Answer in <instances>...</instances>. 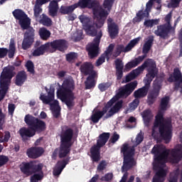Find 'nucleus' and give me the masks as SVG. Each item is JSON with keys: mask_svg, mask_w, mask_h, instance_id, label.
<instances>
[{"mask_svg": "<svg viewBox=\"0 0 182 182\" xmlns=\"http://www.w3.org/2000/svg\"><path fill=\"white\" fill-rule=\"evenodd\" d=\"M154 156L153 163L154 169L156 170V175L154 176L152 182H164L167 176V166L166 163L176 164L182 159V145L178 144L173 149H166L164 145H155L152 150Z\"/></svg>", "mask_w": 182, "mask_h": 182, "instance_id": "1", "label": "nucleus"}, {"mask_svg": "<svg viewBox=\"0 0 182 182\" xmlns=\"http://www.w3.org/2000/svg\"><path fill=\"white\" fill-rule=\"evenodd\" d=\"M136 87H137V82L134 81L120 88L119 92L103 107L102 111L93 112L91 116L92 122L97 123L99 119H102L105 114H106L105 118L109 119V117L114 116L116 113H119L120 109L123 107V101H119V100L120 97H127Z\"/></svg>", "mask_w": 182, "mask_h": 182, "instance_id": "2", "label": "nucleus"}, {"mask_svg": "<svg viewBox=\"0 0 182 182\" xmlns=\"http://www.w3.org/2000/svg\"><path fill=\"white\" fill-rule=\"evenodd\" d=\"M114 0H105L103 6L105 10L100 7L97 1H92V0H80L78 4H73L70 6H61L60 9V14H70L73 12L77 6L80 8H92L93 9L94 18L96 21L97 28H102L105 23V20L109 15V11L112 9V5Z\"/></svg>", "mask_w": 182, "mask_h": 182, "instance_id": "3", "label": "nucleus"}, {"mask_svg": "<svg viewBox=\"0 0 182 182\" xmlns=\"http://www.w3.org/2000/svg\"><path fill=\"white\" fill-rule=\"evenodd\" d=\"M79 19L82 24L83 29L87 35H90L91 36H96L97 35L93 42L87 46L89 56L90 58H95L97 56L99 53V43H100V38H102V31H97L96 25H95V23H93L87 16L81 15L79 16Z\"/></svg>", "mask_w": 182, "mask_h": 182, "instance_id": "4", "label": "nucleus"}, {"mask_svg": "<svg viewBox=\"0 0 182 182\" xmlns=\"http://www.w3.org/2000/svg\"><path fill=\"white\" fill-rule=\"evenodd\" d=\"M159 134L165 141V143H170L171 140V119H164L161 111H159L156 116V120L152 129V136L154 139H158Z\"/></svg>", "mask_w": 182, "mask_h": 182, "instance_id": "5", "label": "nucleus"}, {"mask_svg": "<svg viewBox=\"0 0 182 182\" xmlns=\"http://www.w3.org/2000/svg\"><path fill=\"white\" fill-rule=\"evenodd\" d=\"M59 88L57 90V97L60 100L64 102L68 107H72L75 102V95H73V90L75 89V81L72 77L65 79L60 86L58 83Z\"/></svg>", "mask_w": 182, "mask_h": 182, "instance_id": "6", "label": "nucleus"}, {"mask_svg": "<svg viewBox=\"0 0 182 182\" xmlns=\"http://www.w3.org/2000/svg\"><path fill=\"white\" fill-rule=\"evenodd\" d=\"M140 39H141V38L138 37L132 40L126 47H124L123 45L118 46L117 48V51L114 53L112 52H113V49H114V45L110 44L105 53L97 60L96 66H100V65L105 63V59L109 60L110 58H117V56H119L122 52H130V50H132V49L134 48V46L139 43V42H140Z\"/></svg>", "mask_w": 182, "mask_h": 182, "instance_id": "7", "label": "nucleus"}, {"mask_svg": "<svg viewBox=\"0 0 182 182\" xmlns=\"http://www.w3.org/2000/svg\"><path fill=\"white\" fill-rule=\"evenodd\" d=\"M143 141V134L140 132L137 134L135 141H133V146L125 144L122 148V152L124 154V164L122 166V171H127L132 167L136 166V161L133 159L134 155V147L139 146Z\"/></svg>", "mask_w": 182, "mask_h": 182, "instance_id": "8", "label": "nucleus"}, {"mask_svg": "<svg viewBox=\"0 0 182 182\" xmlns=\"http://www.w3.org/2000/svg\"><path fill=\"white\" fill-rule=\"evenodd\" d=\"M145 68H148V73L144 80L145 85L151 83L153 79H154L156 75H157V68H156V63L153 60H148L144 63L139 66L138 68L134 70L131 73L127 75L125 82H130L133 80L134 77L139 76L141 73Z\"/></svg>", "mask_w": 182, "mask_h": 182, "instance_id": "9", "label": "nucleus"}, {"mask_svg": "<svg viewBox=\"0 0 182 182\" xmlns=\"http://www.w3.org/2000/svg\"><path fill=\"white\" fill-rule=\"evenodd\" d=\"M61 145L59 150L56 149L53 157H55L58 153L59 157H66L70 151V146H72V137H73V131L70 128L64 127L61 132Z\"/></svg>", "mask_w": 182, "mask_h": 182, "instance_id": "10", "label": "nucleus"}, {"mask_svg": "<svg viewBox=\"0 0 182 182\" xmlns=\"http://www.w3.org/2000/svg\"><path fill=\"white\" fill-rule=\"evenodd\" d=\"M42 164H36V162L22 163L20 168L26 176L33 175L31 177V182H38L43 178V172L42 171Z\"/></svg>", "mask_w": 182, "mask_h": 182, "instance_id": "11", "label": "nucleus"}, {"mask_svg": "<svg viewBox=\"0 0 182 182\" xmlns=\"http://www.w3.org/2000/svg\"><path fill=\"white\" fill-rule=\"evenodd\" d=\"M45 89L46 92H48V95L41 93L40 100H41L45 105H50V110L54 117H59V114H60L59 102H58V100H53V99H55V88L50 87L49 91H48V87H46Z\"/></svg>", "mask_w": 182, "mask_h": 182, "instance_id": "12", "label": "nucleus"}, {"mask_svg": "<svg viewBox=\"0 0 182 182\" xmlns=\"http://www.w3.org/2000/svg\"><path fill=\"white\" fill-rule=\"evenodd\" d=\"M14 67L9 66L4 68L0 77V101L5 97L6 92H8V86L11 83V79L14 77Z\"/></svg>", "mask_w": 182, "mask_h": 182, "instance_id": "13", "label": "nucleus"}, {"mask_svg": "<svg viewBox=\"0 0 182 182\" xmlns=\"http://www.w3.org/2000/svg\"><path fill=\"white\" fill-rule=\"evenodd\" d=\"M50 0H36V5L34 6V16L36 18V21L39 19V15L42 14V5L47 4ZM60 0H54L50 3L49 14L51 16H56L58 14V1Z\"/></svg>", "mask_w": 182, "mask_h": 182, "instance_id": "14", "label": "nucleus"}, {"mask_svg": "<svg viewBox=\"0 0 182 182\" xmlns=\"http://www.w3.org/2000/svg\"><path fill=\"white\" fill-rule=\"evenodd\" d=\"M109 137H110V134L109 133H103L100 135L97 141V146H92L90 150L92 161H99L100 160V147H103L107 143Z\"/></svg>", "mask_w": 182, "mask_h": 182, "instance_id": "15", "label": "nucleus"}, {"mask_svg": "<svg viewBox=\"0 0 182 182\" xmlns=\"http://www.w3.org/2000/svg\"><path fill=\"white\" fill-rule=\"evenodd\" d=\"M80 70L84 75H89V77L85 81L86 89H92V87H95V79L97 75L96 71L93 70V65L90 63H85L81 65Z\"/></svg>", "mask_w": 182, "mask_h": 182, "instance_id": "16", "label": "nucleus"}, {"mask_svg": "<svg viewBox=\"0 0 182 182\" xmlns=\"http://www.w3.org/2000/svg\"><path fill=\"white\" fill-rule=\"evenodd\" d=\"M24 122L33 130H36V132H42V130L46 127V124L43 121L40 120L31 114L25 116Z\"/></svg>", "mask_w": 182, "mask_h": 182, "instance_id": "17", "label": "nucleus"}, {"mask_svg": "<svg viewBox=\"0 0 182 182\" xmlns=\"http://www.w3.org/2000/svg\"><path fill=\"white\" fill-rule=\"evenodd\" d=\"M13 15L16 19L19 21L22 29H28V28H29V26L31 25V19L28 18V16L25 14V12L22 10L16 9L13 11Z\"/></svg>", "mask_w": 182, "mask_h": 182, "instance_id": "18", "label": "nucleus"}, {"mask_svg": "<svg viewBox=\"0 0 182 182\" xmlns=\"http://www.w3.org/2000/svg\"><path fill=\"white\" fill-rule=\"evenodd\" d=\"M170 19H171V14H168L166 18L165 21L166 24L164 26H159L157 30L154 31L155 35L157 36H161V38H166L170 29H171V26H170Z\"/></svg>", "mask_w": 182, "mask_h": 182, "instance_id": "19", "label": "nucleus"}, {"mask_svg": "<svg viewBox=\"0 0 182 182\" xmlns=\"http://www.w3.org/2000/svg\"><path fill=\"white\" fill-rule=\"evenodd\" d=\"M35 36V30L32 28H28V31L24 34V38L22 42V48L24 50L29 49L32 43H33V39Z\"/></svg>", "mask_w": 182, "mask_h": 182, "instance_id": "20", "label": "nucleus"}, {"mask_svg": "<svg viewBox=\"0 0 182 182\" xmlns=\"http://www.w3.org/2000/svg\"><path fill=\"white\" fill-rule=\"evenodd\" d=\"M161 83H163V77H157L154 82V92L148 96L149 103H152L153 100L159 96V92L161 89Z\"/></svg>", "mask_w": 182, "mask_h": 182, "instance_id": "21", "label": "nucleus"}, {"mask_svg": "<svg viewBox=\"0 0 182 182\" xmlns=\"http://www.w3.org/2000/svg\"><path fill=\"white\" fill-rule=\"evenodd\" d=\"M4 123H5V114H4L2 110L0 109V130H2ZM9 139H11V132H5L4 133H2L0 132V143L9 141Z\"/></svg>", "mask_w": 182, "mask_h": 182, "instance_id": "22", "label": "nucleus"}, {"mask_svg": "<svg viewBox=\"0 0 182 182\" xmlns=\"http://www.w3.org/2000/svg\"><path fill=\"white\" fill-rule=\"evenodd\" d=\"M176 82V89H181L182 92V80L181 73L178 68L174 70L173 75H171L168 78V82Z\"/></svg>", "mask_w": 182, "mask_h": 182, "instance_id": "23", "label": "nucleus"}, {"mask_svg": "<svg viewBox=\"0 0 182 182\" xmlns=\"http://www.w3.org/2000/svg\"><path fill=\"white\" fill-rule=\"evenodd\" d=\"M107 23L109 36L113 39L117 36V34L119 33V28H117L116 23H113V20L112 18H108Z\"/></svg>", "mask_w": 182, "mask_h": 182, "instance_id": "24", "label": "nucleus"}, {"mask_svg": "<svg viewBox=\"0 0 182 182\" xmlns=\"http://www.w3.org/2000/svg\"><path fill=\"white\" fill-rule=\"evenodd\" d=\"M35 132H36V129L23 127L19 129L18 134H20L23 140H26L28 137H33V136H35Z\"/></svg>", "mask_w": 182, "mask_h": 182, "instance_id": "25", "label": "nucleus"}, {"mask_svg": "<svg viewBox=\"0 0 182 182\" xmlns=\"http://www.w3.org/2000/svg\"><path fill=\"white\" fill-rule=\"evenodd\" d=\"M42 154H43V149L41 147L31 148L27 151V155L31 159H38Z\"/></svg>", "mask_w": 182, "mask_h": 182, "instance_id": "26", "label": "nucleus"}, {"mask_svg": "<svg viewBox=\"0 0 182 182\" xmlns=\"http://www.w3.org/2000/svg\"><path fill=\"white\" fill-rule=\"evenodd\" d=\"M58 49V50H63L66 48V41L65 40H56L49 43V49Z\"/></svg>", "mask_w": 182, "mask_h": 182, "instance_id": "27", "label": "nucleus"}, {"mask_svg": "<svg viewBox=\"0 0 182 182\" xmlns=\"http://www.w3.org/2000/svg\"><path fill=\"white\" fill-rule=\"evenodd\" d=\"M145 58H146V54H144V55L139 56L137 58H135L134 60H133L132 61L128 63L125 65V68H124L125 70L127 71L130 70L132 68H136L137 65H139L141 62H143Z\"/></svg>", "mask_w": 182, "mask_h": 182, "instance_id": "28", "label": "nucleus"}, {"mask_svg": "<svg viewBox=\"0 0 182 182\" xmlns=\"http://www.w3.org/2000/svg\"><path fill=\"white\" fill-rule=\"evenodd\" d=\"M49 49V43L42 45L33 51V56H41Z\"/></svg>", "mask_w": 182, "mask_h": 182, "instance_id": "29", "label": "nucleus"}, {"mask_svg": "<svg viewBox=\"0 0 182 182\" xmlns=\"http://www.w3.org/2000/svg\"><path fill=\"white\" fill-rule=\"evenodd\" d=\"M141 116L145 126H149V123H150V121L154 117L150 109H146L141 113Z\"/></svg>", "mask_w": 182, "mask_h": 182, "instance_id": "30", "label": "nucleus"}, {"mask_svg": "<svg viewBox=\"0 0 182 182\" xmlns=\"http://www.w3.org/2000/svg\"><path fill=\"white\" fill-rule=\"evenodd\" d=\"M66 164H68L66 161H58L53 171L54 176H59L63 171V168L66 167Z\"/></svg>", "mask_w": 182, "mask_h": 182, "instance_id": "31", "label": "nucleus"}, {"mask_svg": "<svg viewBox=\"0 0 182 182\" xmlns=\"http://www.w3.org/2000/svg\"><path fill=\"white\" fill-rule=\"evenodd\" d=\"M149 85H150V83L145 84L144 87L134 92V95L136 99L139 97H144V96L147 95V92H149Z\"/></svg>", "mask_w": 182, "mask_h": 182, "instance_id": "32", "label": "nucleus"}, {"mask_svg": "<svg viewBox=\"0 0 182 182\" xmlns=\"http://www.w3.org/2000/svg\"><path fill=\"white\" fill-rule=\"evenodd\" d=\"M117 79H122L123 76V62L120 59L115 60Z\"/></svg>", "mask_w": 182, "mask_h": 182, "instance_id": "33", "label": "nucleus"}, {"mask_svg": "<svg viewBox=\"0 0 182 182\" xmlns=\"http://www.w3.org/2000/svg\"><path fill=\"white\" fill-rule=\"evenodd\" d=\"M25 82H26V73L21 71L16 75V85H17V86H22Z\"/></svg>", "mask_w": 182, "mask_h": 182, "instance_id": "34", "label": "nucleus"}, {"mask_svg": "<svg viewBox=\"0 0 182 182\" xmlns=\"http://www.w3.org/2000/svg\"><path fill=\"white\" fill-rule=\"evenodd\" d=\"M149 12L147 11H139L136 16L134 18V22H140L141 20L144 19V18H149Z\"/></svg>", "mask_w": 182, "mask_h": 182, "instance_id": "35", "label": "nucleus"}, {"mask_svg": "<svg viewBox=\"0 0 182 182\" xmlns=\"http://www.w3.org/2000/svg\"><path fill=\"white\" fill-rule=\"evenodd\" d=\"M170 98L168 97H164L161 100L160 109L162 111L167 110L170 107Z\"/></svg>", "mask_w": 182, "mask_h": 182, "instance_id": "36", "label": "nucleus"}, {"mask_svg": "<svg viewBox=\"0 0 182 182\" xmlns=\"http://www.w3.org/2000/svg\"><path fill=\"white\" fill-rule=\"evenodd\" d=\"M160 23V19H146L144 25L146 28H153V26H156V25H159Z\"/></svg>", "mask_w": 182, "mask_h": 182, "instance_id": "37", "label": "nucleus"}, {"mask_svg": "<svg viewBox=\"0 0 182 182\" xmlns=\"http://www.w3.org/2000/svg\"><path fill=\"white\" fill-rule=\"evenodd\" d=\"M39 35L41 39H43V41H46L50 37V31H48V29L45 28H41L39 30Z\"/></svg>", "mask_w": 182, "mask_h": 182, "instance_id": "38", "label": "nucleus"}, {"mask_svg": "<svg viewBox=\"0 0 182 182\" xmlns=\"http://www.w3.org/2000/svg\"><path fill=\"white\" fill-rule=\"evenodd\" d=\"M15 50H16V48L15 47V40L11 39L9 43V48L8 50L9 52V58H14L15 55Z\"/></svg>", "mask_w": 182, "mask_h": 182, "instance_id": "39", "label": "nucleus"}, {"mask_svg": "<svg viewBox=\"0 0 182 182\" xmlns=\"http://www.w3.org/2000/svg\"><path fill=\"white\" fill-rule=\"evenodd\" d=\"M152 43H153V36H149L144 45V48H143L144 53L146 54L149 53V50H150V48H151Z\"/></svg>", "mask_w": 182, "mask_h": 182, "instance_id": "40", "label": "nucleus"}, {"mask_svg": "<svg viewBox=\"0 0 182 182\" xmlns=\"http://www.w3.org/2000/svg\"><path fill=\"white\" fill-rule=\"evenodd\" d=\"M37 21H38L40 23H43L45 26H50V25H52V20H50V18L47 17L45 14L42 15L41 19L39 18Z\"/></svg>", "mask_w": 182, "mask_h": 182, "instance_id": "41", "label": "nucleus"}, {"mask_svg": "<svg viewBox=\"0 0 182 182\" xmlns=\"http://www.w3.org/2000/svg\"><path fill=\"white\" fill-rule=\"evenodd\" d=\"M66 59L67 61L70 63H72V62H75L77 59V53H70L66 55Z\"/></svg>", "mask_w": 182, "mask_h": 182, "instance_id": "42", "label": "nucleus"}, {"mask_svg": "<svg viewBox=\"0 0 182 182\" xmlns=\"http://www.w3.org/2000/svg\"><path fill=\"white\" fill-rule=\"evenodd\" d=\"M139 99L136 98L132 102V103L129 105V108L128 109V112H132V110H135L139 106Z\"/></svg>", "mask_w": 182, "mask_h": 182, "instance_id": "43", "label": "nucleus"}, {"mask_svg": "<svg viewBox=\"0 0 182 182\" xmlns=\"http://www.w3.org/2000/svg\"><path fill=\"white\" fill-rule=\"evenodd\" d=\"M107 167V162L102 161L97 166V171H103Z\"/></svg>", "mask_w": 182, "mask_h": 182, "instance_id": "44", "label": "nucleus"}, {"mask_svg": "<svg viewBox=\"0 0 182 182\" xmlns=\"http://www.w3.org/2000/svg\"><path fill=\"white\" fill-rule=\"evenodd\" d=\"M128 176H129V174L127 173H125L119 182H133V181H134V176H132L127 181Z\"/></svg>", "mask_w": 182, "mask_h": 182, "instance_id": "45", "label": "nucleus"}, {"mask_svg": "<svg viewBox=\"0 0 182 182\" xmlns=\"http://www.w3.org/2000/svg\"><path fill=\"white\" fill-rule=\"evenodd\" d=\"M98 87L101 92H105V90H107V89L110 87V83L109 82L101 83L99 85Z\"/></svg>", "mask_w": 182, "mask_h": 182, "instance_id": "46", "label": "nucleus"}, {"mask_svg": "<svg viewBox=\"0 0 182 182\" xmlns=\"http://www.w3.org/2000/svg\"><path fill=\"white\" fill-rule=\"evenodd\" d=\"M113 179V173H108L102 177L101 180L102 181H110Z\"/></svg>", "mask_w": 182, "mask_h": 182, "instance_id": "47", "label": "nucleus"}, {"mask_svg": "<svg viewBox=\"0 0 182 182\" xmlns=\"http://www.w3.org/2000/svg\"><path fill=\"white\" fill-rule=\"evenodd\" d=\"M26 66L27 70L30 72V73H33V63H32V61L31 60L27 61Z\"/></svg>", "mask_w": 182, "mask_h": 182, "instance_id": "48", "label": "nucleus"}, {"mask_svg": "<svg viewBox=\"0 0 182 182\" xmlns=\"http://www.w3.org/2000/svg\"><path fill=\"white\" fill-rule=\"evenodd\" d=\"M119 139H120V136L117 133H114L111 137L110 142L114 144Z\"/></svg>", "mask_w": 182, "mask_h": 182, "instance_id": "49", "label": "nucleus"}, {"mask_svg": "<svg viewBox=\"0 0 182 182\" xmlns=\"http://www.w3.org/2000/svg\"><path fill=\"white\" fill-rule=\"evenodd\" d=\"M153 4H154V0H150L146 4V8L145 11L150 13V11H151V7L153 6Z\"/></svg>", "mask_w": 182, "mask_h": 182, "instance_id": "50", "label": "nucleus"}, {"mask_svg": "<svg viewBox=\"0 0 182 182\" xmlns=\"http://www.w3.org/2000/svg\"><path fill=\"white\" fill-rule=\"evenodd\" d=\"M6 53H8L7 48H0V58H4L6 56Z\"/></svg>", "mask_w": 182, "mask_h": 182, "instance_id": "51", "label": "nucleus"}, {"mask_svg": "<svg viewBox=\"0 0 182 182\" xmlns=\"http://www.w3.org/2000/svg\"><path fill=\"white\" fill-rule=\"evenodd\" d=\"M8 161V158L6 156H0V167L1 166H4L5 163Z\"/></svg>", "mask_w": 182, "mask_h": 182, "instance_id": "52", "label": "nucleus"}, {"mask_svg": "<svg viewBox=\"0 0 182 182\" xmlns=\"http://www.w3.org/2000/svg\"><path fill=\"white\" fill-rule=\"evenodd\" d=\"M14 112H15V105L10 104L9 105V114H14Z\"/></svg>", "mask_w": 182, "mask_h": 182, "instance_id": "53", "label": "nucleus"}, {"mask_svg": "<svg viewBox=\"0 0 182 182\" xmlns=\"http://www.w3.org/2000/svg\"><path fill=\"white\" fill-rule=\"evenodd\" d=\"M171 1L173 6H177L181 2V0H171Z\"/></svg>", "mask_w": 182, "mask_h": 182, "instance_id": "54", "label": "nucleus"}, {"mask_svg": "<svg viewBox=\"0 0 182 182\" xmlns=\"http://www.w3.org/2000/svg\"><path fill=\"white\" fill-rule=\"evenodd\" d=\"M48 117V115L45 112H41L40 114V119H46Z\"/></svg>", "mask_w": 182, "mask_h": 182, "instance_id": "55", "label": "nucleus"}, {"mask_svg": "<svg viewBox=\"0 0 182 182\" xmlns=\"http://www.w3.org/2000/svg\"><path fill=\"white\" fill-rule=\"evenodd\" d=\"M65 75V71H60L58 73V77H63Z\"/></svg>", "mask_w": 182, "mask_h": 182, "instance_id": "56", "label": "nucleus"}, {"mask_svg": "<svg viewBox=\"0 0 182 182\" xmlns=\"http://www.w3.org/2000/svg\"><path fill=\"white\" fill-rule=\"evenodd\" d=\"M128 122H129V123H136V118H134V117H131Z\"/></svg>", "mask_w": 182, "mask_h": 182, "instance_id": "57", "label": "nucleus"}, {"mask_svg": "<svg viewBox=\"0 0 182 182\" xmlns=\"http://www.w3.org/2000/svg\"><path fill=\"white\" fill-rule=\"evenodd\" d=\"M76 19V15L70 16L69 21H75Z\"/></svg>", "mask_w": 182, "mask_h": 182, "instance_id": "58", "label": "nucleus"}, {"mask_svg": "<svg viewBox=\"0 0 182 182\" xmlns=\"http://www.w3.org/2000/svg\"><path fill=\"white\" fill-rule=\"evenodd\" d=\"M75 38L77 39H80V38H82V31H80L78 36H75Z\"/></svg>", "mask_w": 182, "mask_h": 182, "instance_id": "59", "label": "nucleus"}, {"mask_svg": "<svg viewBox=\"0 0 182 182\" xmlns=\"http://www.w3.org/2000/svg\"><path fill=\"white\" fill-rule=\"evenodd\" d=\"M41 141H42V138L37 139L36 141V146L39 145V143H41Z\"/></svg>", "mask_w": 182, "mask_h": 182, "instance_id": "60", "label": "nucleus"}, {"mask_svg": "<svg viewBox=\"0 0 182 182\" xmlns=\"http://www.w3.org/2000/svg\"><path fill=\"white\" fill-rule=\"evenodd\" d=\"M36 103V102L34 100H31L29 104L30 106H35Z\"/></svg>", "mask_w": 182, "mask_h": 182, "instance_id": "61", "label": "nucleus"}, {"mask_svg": "<svg viewBox=\"0 0 182 182\" xmlns=\"http://www.w3.org/2000/svg\"><path fill=\"white\" fill-rule=\"evenodd\" d=\"M156 2V4H161V0H154V3Z\"/></svg>", "mask_w": 182, "mask_h": 182, "instance_id": "62", "label": "nucleus"}, {"mask_svg": "<svg viewBox=\"0 0 182 182\" xmlns=\"http://www.w3.org/2000/svg\"><path fill=\"white\" fill-rule=\"evenodd\" d=\"M6 1V0H1V1H0L1 5H2V4H5Z\"/></svg>", "mask_w": 182, "mask_h": 182, "instance_id": "63", "label": "nucleus"}, {"mask_svg": "<svg viewBox=\"0 0 182 182\" xmlns=\"http://www.w3.org/2000/svg\"><path fill=\"white\" fill-rule=\"evenodd\" d=\"M136 182H141V181H140V178H136Z\"/></svg>", "mask_w": 182, "mask_h": 182, "instance_id": "64", "label": "nucleus"}]
</instances>
